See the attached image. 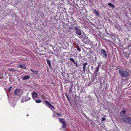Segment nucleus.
<instances>
[{
    "label": "nucleus",
    "mask_w": 131,
    "mask_h": 131,
    "mask_svg": "<svg viewBox=\"0 0 131 131\" xmlns=\"http://www.w3.org/2000/svg\"><path fill=\"white\" fill-rule=\"evenodd\" d=\"M15 105H13V107H15Z\"/></svg>",
    "instance_id": "79ce46f5"
},
{
    "label": "nucleus",
    "mask_w": 131,
    "mask_h": 131,
    "mask_svg": "<svg viewBox=\"0 0 131 131\" xmlns=\"http://www.w3.org/2000/svg\"><path fill=\"white\" fill-rule=\"evenodd\" d=\"M79 38H80L82 40H84L86 38V35L85 34H81V35H79Z\"/></svg>",
    "instance_id": "9b49d317"
},
{
    "label": "nucleus",
    "mask_w": 131,
    "mask_h": 131,
    "mask_svg": "<svg viewBox=\"0 0 131 131\" xmlns=\"http://www.w3.org/2000/svg\"><path fill=\"white\" fill-rule=\"evenodd\" d=\"M102 121H104L105 120V118L104 117H102Z\"/></svg>",
    "instance_id": "c85d7f7f"
},
{
    "label": "nucleus",
    "mask_w": 131,
    "mask_h": 131,
    "mask_svg": "<svg viewBox=\"0 0 131 131\" xmlns=\"http://www.w3.org/2000/svg\"><path fill=\"white\" fill-rule=\"evenodd\" d=\"M71 91V89H70L69 90V92H70Z\"/></svg>",
    "instance_id": "ea45409f"
},
{
    "label": "nucleus",
    "mask_w": 131,
    "mask_h": 131,
    "mask_svg": "<svg viewBox=\"0 0 131 131\" xmlns=\"http://www.w3.org/2000/svg\"><path fill=\"white\" fill-rule=\"evenodd\" d=\"M47 64H48L49 67H51V62L50 60L49 59H46Z\"/></svg>",
    "instance_id": "dca6fc26"
},
{
    "label": "nucleus",
    "mask_w": 131,
    "mask_h": 131,
    "mask_svg": "<svg viewBox=\"0 0 131 131\" xmlns=\"http://www.w3.org/2000/svg\"><path fill=\"white\" fill-rule=\"evenodd\" d=\"M107 35H108L107 37H109L110 38L112 39V40H114V41H115V39L114 37V36L113 35V34H107Z\"/></svg>",
    "instance_id": "1a4fd4ad"
},
{
    "label": "nucleus",
    "mask_w": 131,
    "mask_h": 131,
    "mask_svg": "<svg viewBox=\"0 0 131 131\" xmlns=\"http://www.w3.org/2000/svg\"><path fill=\"white\" fill-rule=\"evenodd\" d=\"M126 116H125V117H124V118H123V119H124V118H125L126 117Z\"/></svg>",
    "instance_id": "37998d69"
},
{
    "label": "nucleus",
    "mask_w": 131,
    "mask_h": 131,
    "mask_svg": "<svg viewBox=\"0 0 131 131\" xmlns=\"http://www.w3.org/2000/svg\"><path fill=\"white\" fill-rule=\"evenodd\" d=\"M18 67L21 69H26V66H24L22 64H20L19 66H18Z\"/></svg>",
    "instance_id": "2eb2a0df"
},
{
    "label": "nucleus",
    "mask_w": 131,
    "mask_h": 131,
    "mask_svg": "<svg viewBox=\"0 0 131 131\" xmlns=\"http://www.w3.org/2000/svg\"><path fill=\"white\" fill-rule=\"evenodd\" d=\"M69 59L75 64L76 67H78L79 64L78 63L77 61H75L73 59L71 58H70Z\"/></svg>",
    "instance_id": "423d86ee"
},
{
    "label": "nucleus",
    "mask_w": 131,
    "mask_h": 131,
    "mask_svg": "<svg viewBox=\"0 0 131 131\" xmlns=\"http://www.w3.org/2000/svg\"><path fill=\"white\" fill-rule=\"evenodd\" d=\"M93 23H91V25H93Z\"/></svg>",
    "instance_id": "c03bdc74"
},
{
    "label": "nucleus",
    "mask_w": 131,
    "mask_h": 131,
    "mask_svg": "<svg viewBox=\"0 0 131 131\" xmlns=\"http://www.w3.org/2000/svg\"><path fill=\"white\" fill-rule=\"evenodd\" d=\"M71 19H72V20L74 21H75L74 20V19L72 17V18H71Z\"/></svg>",
    "instance_id": "e433bc0d"
},
{
    "label": "nucleus",
    "mask_w": 131,
    "mask_h": 131,
    "mask_svg": "<svg viewBox=\"0 0 131 131\" xmlns=\"http://www.w3.org/2000/svg\"><path fill=\"white\" fill-rule=\"evenodd\" d=\"M28 93H28H28H27V96H28Z\"/></svg>",
    "instance_id": "a19ab883"
},
{
    "label": "nucleus",
    "mask_w": 131,
    "mask_h": 131,
    "mask_svg": "<svg viewBox=\"0 0 131 131\" xmlns=\"http://www.w3.org/2000/svg\"><path fill=\"white\" fill-rule=\"evenodd\" d=\"M123 115H124V114H125L126 112L124 110H123Z\"/></svg>",
    "instance_id": "f704fd0d"
},
{
    "label": "nucleus",
    "mask_w": 131,
    "mask_h": 131,
    "mask_svg": "<svg viewBox=\"0 0 131 131\" xmlns=\"http://www.w3.org/2000/svg\"><path fill=\"white\" fill-rule=\"evenodd\" d=\"M31 71L34 74H37L38 72V70H35L31 69H30Z\"/></svg>",
    "instance_id": "6ab92c4d"
},
{
    "label": "nucleus",
    "mask_w": 131,
    "mask_h": 131,
    "mask_svg": "<svg viewBox=\"0 0 131 131\" xmlns=\"http://www.w3.org/2000/svg\"><path fill=\"white\" fill-rule=\"evenodd\" d=\"M122 114H123V111H121V112L120 114L122 115Z\"/></svg>",
    "instance_id": "c9c22d12"
},
{
    "label": "nucleus",
    "mask_w": 131,
    "mask_h": 131,
    "mask_svg": "<svg viewBox=\"0 0 131 131\" xmlns=\"http://www.w3.org/2000/svg\"><path fill=\"white\" fill-rule=\"evenodd\" d=\"M129 72L126 71H123V77L126 78L127 79L129 76Z\"/></svg>",
    "instance_id": "6e6552de"
},
{
    "label": "nucleus",
    "mask_w": 131,
    "mask_h": 131,
    "mask_svg": "<svg viewBox=\"0 0 131 131\" xmlns=\"http://www.w3.org/2000/svg\"><path fill=\"white\" fill-rule=\"evenodd\" d=\"M28 114H27V116H28Z\"/></svg>",
    "instance_id": "49530a36"
},
{
    "label": "nucleus",
    "mask_w": 131,
    "mask_h": 131,
    "mask_svg": "<svg viewBox=\"0 0 131 131\" xmlns=\"http://www.w3.org/2000/svg\"><path fill=\"white\" fill-rule=\"evenodd\" d=\"M30 98L28 97V99H27V97L24 96H23L21 101V103H23L25 102H26L28 100H30Z\"/></svg>",
    "instance_id": "0eeeda50"
},
{
    "label": "nucleus",
    "mask_w": 131,
    "mask_h": 131,
    "mask_svg": "<svg viewBox=\"0 0 131 131\" xmlns=\"http://www.w3.org/2000/svg\"><path fill=\"white\" fill-rule=\"evenodd\" d=\"M35 101L37 103H40L41 102V101L40 99L35 100Z\"/></svg>",
    "instance_id": "4be33fe9"
},
{
    "label": "nucleus",
    "mask_w": 131,
    "mask_h": 131,
    "mask_svg": "<svg viewBox=\"0 0 131 131\" xmlns=\"http://www.w3.org/2000/svg\"><path fill=\"white\" fill-rule=\"evenodd\" d=\"M30 78V77L28 75H25L23 76L22 77L23 79L24 80L29 79Z\"/></svg>",
    "instance_id": "ddd939ff"
},
{
    "label": "nucleus",
    "mask_w": 131,
    "mask_h": 131,
    "mask_svg": "<svg viewBox=\"0 0 131 131\" xmlns=\"http://www.w3.org/2000/svg\"><path fill=\"white\" fill-rule=\"evenodd\" d=\"M67 97V100L69 101L70 102V99H69V97H68V96H67V97Z\"/></svg>",
    "instance_id": "7c9ffc66"
},
{
    "label": "nucleus",
    "mask_w": 131,
    "mask_h": 131,
    "mask_svg": "<svg viewBox=\"0 0 131 131\" xmlns=\"http://www.w3.org/2000/svg\"><path fill=\"white\" fill-rule=\"evenodd\" d=\"M28 97H29L28 96H27V99H28Z\"/></svg>",
    "instance_id": "a18cd8bd"
},
{
    "label": "nucleus",
    "mask_w": 131,
    "mask_h": 131,
    "mask_svg": "<svg viewBox=\"0 0 131 131\" xmlns=\"http://www.w3.org/2000/svg\"><path fill=\"white\" fill-rule=\"evenodd\" d=\"M9 76H10V74H9Z\"/></svg>",
    "instance_id": "09e8293b"
},
{
    "label": "nucleus",
    "mask_w": 131,
    "mask_h": 131,
    "mask_svg": "<svg viewBox=\"0 0 131 131\" xmlns=\"http://www.w3.org/2000/svg\"><path fill=\"white\" fill-rule=\"evenodd\" d=\"M14 93L15 95L19 96L22 95L21 91L19 89H16L14 91Z\"/></svg>",
    "instance_id": "f03ea898"
},
{
    "label": "nucleus",
    "mask_w": 131,
    "mask_h": 131,
    "mask_svg": "<svg viewBox=\"0 0 131 131\" xmlns=\"http://www.w3.org/2000/svg\"><path fill=\"white\" fill-rule=\"evenodd\" d=\"M62 127L63 128H65L66 127V122L62 124Z\"/></svg>",
    "instance_id": "393cba45"
},
{
    "label": "nucleus",
    "mask_w": 131,
    "mask_h": 131,
    "mask_svg": "<svg viewBox=\"0 0 131 131\" xmlns=\"http://www.w3.org/2000/svg\"><path fill=\"white\" fill-rule=\"evenodd\" d=\"M123 121L125 122L131 124V118H129L127 116H126L123 119Z\"/></svg>",
    "instance_id": "39448f33"
},
{
    "label": "nucleus",
    "mask_w": 131,
    "mask_h": 131,
    "mask_svg": "<svg viewBox=\"0 0 131 131\" xmlns=\"http://www.w3.org/2000/svg\"><path fill=\"white\" fill-rule=\"evenodd\" d=\"M101 55L102 56L103 58H105L107 57V53L105 50L104 49H102L101 50Z\"/></svg>",
    "instance_id": "7ed1b4c3"
},
{
    "label": "nucleus",
    "mask_w": 131,
    "mask_h": 131,
    "mask_svg": "<svg viewBox=\"0 0 131 131\" xmlns=\"http://www.w3.org/2000/svg\"><path fill=\"white\" fill-rule=\"evenodd\" d=\"M83 114L84 117H85V118H86L87 116L84 113H83Z\"/></svg>",
    "instance_id": "c756f323"
},
{
    "label": "nucleus",
    "mask_w": 131,
    "mask_h": 131,
    "mask_svg": "<svg viewBox=\"0 0 131 131\" xmlns=\"http://www.w3.org/2000/svg\"><path fill=\"white\" fill-rule=\"evenodd\" d=\"M119 73L122 76H123V71L121 70H119Z\"/></svg>",
    "instance_id": "412c9836"
},
{
    "label": "nucleus",
    "mask_w": 131,
    "mask_h": 131,
    "mask_svg": "<svg viewBox=\"0 0 131 131\" xmlns=\"http://www.w3.org/2000/svg\"><path fill=\"white\" fill-rule=\"evenodd\" d=\"M77 50L79 51L80 52L81 51V49L79 48V46L78 45H77V47H76Z\"/></svg>",
    "instance_id": "5701e85b"
},
{
    "label": "nucleus",
    "mask_w": 131,
    "mask_h": 131,
    "mask_svg": "<svg viewBox=\"0 0 131 131\" xmlns=\"http://www.w3.org/2000/svg\"><path fill=\"white\" fill-rule=\"evenodd\" d=\"M100 66H101V65L99 64L97 67L96 68L94 71V73L95 74H97V73L98 72Z\"/></svg>",
    "instance_id": "f8f14e48"
},
{
    "label": "nucleus",
    "mask_w": 131,
    "mask_h": 131,
    "mask_svg": "<svg viewBox=\"0 0 131 131\" xmlns=\"http://www.w3.org/2000/svg\"><path fill=\"white\" fill-rule=\"evenodd\" d=\"M59 121L60 123H62V124L66 122L62 118H60L59 119Z\"/></svg>",
    "instance_id": "aec40b11"
},
{
    "label": "nucleus",
    "mask_w": 131,
    "mask_h": 131,
    "mask_svg": "<svg viewBox=\"0 0 131 131\" xmlns=\"http://www.w3.org/2000/svg\"><path fill=\"white\" fill-rule=\"evenodd\" d=\"M94 13L97 16H99V14L97 10L96 9H94L93 10Z\"/></svg>",
    "instance_id": "f3484780"
},
{
    "label": "nucleus",
    "mask_w": 131,
    "mask_h": 131,
    "mask_svg": "<svg viewBox=\"0 0 131 131\" xmlns=\"http://www.w3.org/2000/svg\"><path fill=\"white\" fill-rule=\"evenodd\" d=\"M65 95L66 96V97H67V96H68L67 94L66 93H65Z\"/></svg>",
    "instance_id": "4c0bfd02"
},
{
    "label": "nucleus",
    "mask_w": 131,
    "mask_h": 131,
    "mask_svg": "<svg viewBox=\"0 0 131 131\" xmlns=\"http://www.w3.org/2000/svg\"><path fill=\"white\" fill-rule=\"evenodd\" d=\"M37 94L35 91H33L32 93V96L33 99L36 98L38 97Z\"/></svg>",
    "instance_id": "9d476101"
},
{
    "label": "nucleus",
    "mask_w": 131,
    "mask_h": 131,
    "mask_svg": "<svg viewBox=\"0 0 131 131\" xmlns=\"http://www.w3.org/2000/svg\"><path fill=\"white\" fill-rule=\"evenodd\" d=\"M57 114L58 116L60 117H61L62 116V115L60 113H58Z\"/></svg>",
    "instance_id": "bb28decb"
},
{
    "label": "nucleus",
    "mask_w": 131,
    "mask_h": 131,
    "mask_svg": "<svg viewBox=\"0 0 131 131\" xmlns=\"http://www.w3.org/2000/svg\"><path fill=\"white\" fill-rule=\"evenodd\" d=\"M108 5L111 7L112 8H114L115 7V6H114L111 3H109L108 4Z\"/></svg>",
    "instance_id": "a211bd4d"
},
{
    "label": "nucleus",
    "mask_w": 131,
    "mask_h": 131,
    "mask_svg": "<svg viewBox=\"0 0 131 131\" xmlns=\"http://www.w3.org/2000/svg\"><path fill=\"white\" fill-rule=\"evenodd\" d=\"M103 39L106 41H107L109 43L110 42V41H111L110 40H108L106 39H105L104 38H103Z\"/></svg>",
    "instance_id": "a878e982"
},
{
    "label": "nucleus",
    "mask_w": 131,
    "mask_h": 131,
    "mask_svg": "<svg viewBox=\"0 0 131 131\" xmlns=\"http://www.w3.org/2000/svg\"><path fill=\"white\" fill-rule=\"evenodd\" d=\"M7 74V72H5V75H6V74Z\"/></svg>",
    "instance_id": "58836bf2"
},
{
    "label": "nucleus",
    "mask_w": 131,
    "mask_h": 131,
    "mask_svg": "<svg viewBox=\"0 0 131 131\" xmlns=\"http://www.w3.org/2000/svg\"><path fill=\"white\" fill-rule=\"evenodd\" d=\"M3 78V76H0V79H2Z\"/></svg>",
    "instance_id": "2f4dec72"
},
{
    "label": "nucleus",
    "mask_w": 131,
    "mask_h": 131,
    "mask_svg": "<svg viewBox=\"0 0 131 131\" xmlns=\"http://www.w3.org/2000/svg\"><path fill=\"white\" fill-rule=\"evenodd\" d=\"M9 70L10 71H12V72H15L16 71V70L14 69V68H10V69Z\"/></svg>",
    "instance_id": "b1692460"
},
{
    "label": "nucleus",
    "mask_w": 131,
    "mask_h": 131,
    "mask_svg": "<svg viewBox=\"0 0 131 131\" xmlns=\"http://www.w3.org/2000/svg\"><path fill=\"white\" fill-rule=\"evenodd\" d=\"M74 26H73V27H70L69 28V29H73V27Z\"/></svg>",
    "instance_id": "72a5a7b5"
},
{
    "label": "nucleus",
    "mask_w": 131,
    "mask_h": 131,
    "mask_svg": "<svg viewBox=\"0 0 131 131\" xmlns=\"http://www.w3.org/2000/svg\"><path fill=\"white\" fill-rule=\"evenodd\" d=\"M12 87H9L8 89V91L9 92H10V90H11L12 89Z\"/></svg>",
    "instance_id": "cd10ccee"
},
{
    "label": "nucleus",
    "mask_w": 131,
    "mask_h": 131,
    "mask_svg": "<svg viewBox=\"0 0 131 131\" xmlns=\"http://www.w3.org/2000/svg\"><path fill=\"white\" fill-rule=\"evenodd\" d=\"M67 30L69 32H71V30L70 29H69L68 28V29H67Z\"/></svg>",
    "instance_id": "473e14b6"
},
{
    "label": "nucleus",
    "mask_w": 131,
    "mask_h": 131,
    "mask_svg": "<svg viewBox=\"0 0 131 131\" xmlns=\"http://www.w3.org/2000/svg\"><path fill=\"white\" fill-rule=\"evenodd\" d=\"M73 29L75 30V33L78 36L81 35V31L78 27L74 26Z\"/></svg>",
    "instance_id": "f257e3e1"
},
{
    "label": "nucleus",
    "mask_w": 131,
    "mask_h": 131,
    "mask_svg": "<svg viewBox=\"0 0 131 131\" xmlns=\"http://www.w3.org/2000/svg\"><path fill=\"white\" fill-rule=\"evenodd\" d=\"M45 105L50 108H51L54 109H55L54 107L48 101H45Z\"/></svg>",
    "instance_id": "20e7f679"
},
{
    "label": "nucleus",
    "mask_w": 131,
    "mask_h": 131,
    "mask_svg": "<svg viewBox=\"0 0 131 131\" xmlns=\"http://www.w3.org/2000/svg\"><path fill=\"white\" fill-rule=\"evenodd\" d=\"M88 64L87 62H84L83 63V72H85V71L86 68H85L86 66Z\"/></svg>",
    "instance_id": "4468645a"
},
{
    "label": "nucleus",
    "mask_w": 131,
    "mask_h": 131,
    "mask_svg": "<svg viewBox=\"0 0 131 131\" xmlns=\"http://www.w3.org/2000/svg\"><path fill=\"white\" fill-rule=\"evenodd\" d=\"M53 117H54V114L53 115Z\"/></svg>",
    "instance_id": "de8ad7c7"
}]
</instances>
